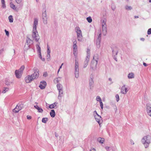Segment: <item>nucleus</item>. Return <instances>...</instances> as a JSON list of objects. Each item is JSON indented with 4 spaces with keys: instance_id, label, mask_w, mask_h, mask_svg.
Here are the masks:
<instances>
[{
    "instance_id": "f257e3e1",
    "label": "nucleus",
    "mask_w": 151,
    "mask_h": 151,
    "mask_svg": "<svg viewBox=\"0 0 151 151\" xmlns=\"http://www.w3.org/2000/svg\"><path fill=\"white\" fill-rule=\"evenodd\" d=\"M39 76V73L38 71L36 70L35 72L34 73L31 75H28L26 76L25 78L26 82L27 83H29L31 82L34 79L37 78Z\"/></svg>"
},
{
    "instance_id": "f03ea898",
    "label": "nucleus",
    "mask_w": 151,
    "mask_h": 151,
    "mask_svg": "<svg viewBox=\"0 0 151 151\" xmlns=\"http://www.w3.org/2000/svg\"><path fill=\"white\" fill-rule=\"evenodd\" d=\"M151 141V137L149 135L145 136L141 140L142 143L144 145L145 148H147L148 147Z\"/></svg>"
},
{
    "instance_id": "7ed1b4c3",
    "label": "nucleus",
    "mask_w": 151,
    "mask_h": 151,
    "mask_svg": "<svg viewBox=\"0 0 151 151\" xmlns=\"http://www.w3.org/2000/svg\"><path fill=\"white\" fill-rule=\"evenodd\" d=\"M98 56V55H95L93 56V59L91 62V67L94 70L96 69L97 68V65L99 60Z\"/></svg>"
},
{
    "instance_id": "20e7f679",
    "label": "nucleus",
    "mask_w": 151,
    "mask_h": 151,
    "mask_svg": "<svg viewBox=\"0 0 151 151\" xmlns=\"http://www.w3.org/2000/svg\"><path fill=\"white\" fill-rule=\"evenodd\" d=\"M106 20L105 18L102 19L101 20L102 24V32L104 35H106L107 33V25L106 24Z\"/></svg>"
},
{
    "instance_id": "39448f33",
    "label": "nucleus",
    "mask_w": 151,
    "mask_h": 151,
    "mask_svg": "<svg viewBox=\"0 0 151 151\" xmlns=\"http://www.w3.org/2000/svg\"><path fill=\"white\" fill-rule=\"evenodd\" d=\"M75 31L77 33V38L79 41L81 42L82 40V35L81 31L78 27L75 28Z\"/></svg>"
},
{
    "instance_id": "423d86ee",
    "label": "nucleus",
    "mask_w": 151,
    "mask_h": 151,
    "mask_svg": "<svg viewBox=\"0 0 151 151\" xmlns=\"http://www.w3.org/2000/svg\"><path fill=\"white\" fill-rule=\"evenodd\" d=\"M25 68L24 65H22L18 70H16L15 71V74L17 78H20L22 75L23 71Z\"/></svg>"
},
{
    "instance_id": "0eeeda50",
    "label": "nucleus",
    "mask_w": 151,
    "mask_h": 151,
    "mask_svg": "<svg viewBox=\"0 0 151 151\" xmlns=\"http://www.w3.org/2000/svg\"><path fill=\"white\" fill-rule=\"evenodd\" d=\"M112 53L113 58L116 61H117V55L119 52L118 48L115 46H113L111 47Z\"/></svg>"
},
{
    "instance_id": "6e6552de",
    "label": "nucleus",
    "mask_w": 151,
    "mask_h": 151,
    "mask_svg": "<svg viewBox=\"0 0 151 151\" xmlns=\"http://www.w3.org/2000/svg\"><path fill=\"white\" fill-rule=\"evenodd\" d=\"M75 74L76 78H78L79 77V69L78 67V63L76 60H75Z\"/></svg>"
},
{
    "instance_id": "1a4fd4ad",
    "label": "nucleus",
    "mask_w": 151,
    "mask_h": 151,
    "mask_svg": "<svg viewBox=\"0 0 151 151\" xmlns=\"http://www.w3.org/2000/svg\"><path fill=\"white\" fill-rule=\"evenodd\" d=\"M32 36L33 39L36 42H38L40 38L37 30H32Z\"/></svg>"
},
{
    "instance_id": "9d476101",
    "label": "nucleus",
    "mask_w": 151,
    "mask_h": 151,
    "mask_svg": "<svg viewBox=\"0 0 151 151\" xmlns=\"http://www.w3.org/2000/svg\"><path fill=\"white\" fill-rule=\"evenodd\" d=\"M90 56V50L88 49H87V56L86 58V60L84 62L83 68H86L88 64V62L89 60V58Z\"/></svg>"
},
{
    "instance_id": "9b49d317",
    "label": "nucleus",
    "mask_w": 151,
    "mask_h": 151,
    "mask_svg": "<svg viewBox=\"0 0 151 151\" xmlns=\"http://www.w3.org/2000/svg\"><path fill=\"white\" fill-rule=\"evenodd\" d=\"M42 19L43 23L44 24H47L48 17H47V13H42Z\"/></svg>"
},
{
    "instance_id": "f8f14e48",
    "label": "nucleus",
    "mask_w": 151,
    "mask_h": 151,
    "mask_svg": "<svg viewBox=\"0 0 151 151\" xmlns=\"http://www.w3.org/2000/svg\"><path fill=\"white\" fill-rule=\"evenodd\" d=\"M94 117L96 121L99 123L100 125V124L102 123L103 121L102 119L100 116L98 114H94Z\"/></svg>"
},
{
    "instance_id": "ddd939ff",
    "label": "nucleus",
    "mask_w": 151,
    "mask_h": 151,
    "mask_svg": "<svg viewBox=\"0 0 151 151\" xmlns=\"http://www.w3.org/2000/svg\"><path fill=\"white\" fill-rule=\"evenodd\" d=\"M146 108L148 115L151 116V104H147L146 106Z\"/></svg>"
},
{
    "instance_id": "4468645a",
    "label": "nucleus",
    "mask_w": 151,
    "mask_h": 151,
    "mask_svg": "<svg viewBox=\"0 0 151 151\" xmlns=\"http://www.w3.org/2000/svg\"><path fill=\"white\" fill-rule=\"evenodd\" d=\"M22 109V107L20 104H17L16 107L13 109V111L16 113L18 112Z\"/></svg>"
},
{
    "instance_id": "2eb2a0df",
    "label": "nucleus",
    "mask_w": 151,
    "mask_h": 151,
    "mask_svg": "<svg viewBox=\"0 0 151 151\" xmlns=\"http://www.w3.org/2000/svg\"><path fill=\"white\" fill-rule=\"evenodd\" d=\"M128 91L127 88L125 87V85H124L121 88V93L124 94H126Z\"/></svg>"
},
{
    "instance_id": "dca6fc26",
    "label": "nucleus",
    "mask_w": 151,
    "mask_h": 151,
    "mask_svg": "<svg viewBox=\"0 0 151 151\" xmlns=\"http://www.w3.org/2000/svg\"><path fill=\"white\" fill-rule=\"evenodd\" d=\"M46 85L47 83L45 81H41L39 87L41 89H43L45 88Z\"/></svg>"
},
{
    "instance_id": "f3484780",
    "label": "nucleus",
    "mask_w": 151,
    "mask_h": 151,
    "mask_svg": "<svg viewBox=\"0 0 151 151\" xmlns=\"http://www.w3.org/2000/svg\"><path fill=\"white\" fill-rule=\"evenodd\" d=\"M38 23V20L37 18H35L34 19V23L33 24V30H37V26Z\"/></svg>"
},
{
    "instance_id": "a211bd4d",
    "label": "nucleus",
    "mask_w": 151,
    "mask_h": 151,
    "mask_svg": "<svg viewBox=\"0 0 151 151\" xmlns=\"http://www.w3.org/2000/svg\"><path fill=\"white\" fill-rule=\"evenodd\" d=\"M94 82L92 78H91L89 80V89L91 90L93 89V87Z\"/></svg>"
},
{
    "instance_id": "6ab92c4d",
    "label": "nucleus",
    "mask_w": 151,
    "mask_h": 151,
    "mask_svg": "<svg viewBox=\"0 0 151 151\" xmlns=\"http://www.w3.org/2000/svg\"><path fill=\"white\" fill-rule=\"evenodd\" d=\"M26 43H27V45L29 47L30 44H32L33 43V41L29 38L27 37L26 39Z\"/></svg>"
},
{
    "instance_id": "aec40b11",
    "label": "nucleus",
    "mask_w": 151,
    "mask_h": 151,
    "mask_svg": "<svg viewBox=\"0 0 151 151\" xmlns=\"http://www.w3.org/2000/svg\"><path fill=\"white\" fill-rule=\"evenodd\" d=\"M34 107L38 110L39 112L41 113L43 112V110L42 108H40L37 105H35Z\"/></svg>"
},
{
    "instance_id": "412c9836",
    "label": "nucleus",
    "mask_w": 151,
    "mask_h": 151,
    "mask_svg": "<svg viewBox=\"0 0 151 151\" xmlns=\"http://www.w3.org/2000/svg\"><path fill=\"white\" fill-rule=\"evenodd\" d=\"M58 104V103L56 102H55V103L52 104H50L49 106V108L51 109H52L54 108L55 106H56L57 104Z\"/></svg>"
},
{
    "instance_id": "4be33fe9",
    "label": "nucleus",
    "mask_w": 151,
    "mask_h": 151,
    "mask_svg": "<svg viewBox=\"0 0 151 151\" xmlns=\"http://www.w3.org/2000/svg\"><path fill=\"white\" fill-rule=\"evenodd\" d=\"M128 78L129 79H132L134 78V74L133 73H129L128 75Z\"/></svg>"
},
{
    "instance_id": "5701e85b",
    "label": "nucleus",
    "mask_w": 151,
    "mask_h": 151,
    "mask_svg": "<svg viewBox=\"0 0 151 151\" xmlns=\"http://www.w3.org/2000/svg\"><path fill=\"white\" fill-rule=\"evenodd\" d=\"M73 54L75 55V53L77 50V46L76 44H73Z\"/></svg>"
},
{
    "instance_id": "b1692460",
    "label": "nucleus",
    "mask_w": 151,
    "mask_h": 151,
    "mask_svg": "<svg viewBox=\"0 0 151 151\" xmlns=\"http://www.w3.org/2000/svg\"><path fill=\"white\" fill-rule=\"evenodd\" d=\"M101 40L99 39H97L96 42V46L97 48H99L100 47V43Z\"/></svg>"
},
{
    "instance_id": "393cba45",
    "label": "nucleus",
    "mask_w": 151,
    "mask_h": 151,
    "mask_svg": "<svg viewBox=\"0 0 151 151\" xmlns=\"http://www.w3.org/2000/svg\"><path fill=\"white\" fill-rule=\"evenodd\" d=\"M59 91V95L58 97V98L59 99H61L62 96V95L63 93V90Z\"/></svg>"
},
{
    "instance_id": "a878e982",
    "label": "nucleus",
    "mask_w": 151,
    "mask_h": 151,
    "mask_svg": "<svg viewBox=\"0 0 151 151\" xmlns=\"http://www.w3.org/2000/svg\"><path fill=\"white\" fill-rule=\"evenodd\" d=\"M57 89L58 91L63 90V86L60 83L58 84L57 85Z\"/></svg>"
},
{
    "instance_id": "bb28decb",
    "label": "nucleus",
    "mask_w": 151,
    "mask_h": 151,
    "mask_svg": "<svg viewBox=\"0 0 151 151\" xmlns=\"http://www.w3.org/2000/svg\"><path fill=\"white\" fill-rule=\"evenodd\" d=\"M50 115L52 117H54L55 115V113L54 110H52L50 112Z\"/></svg>"
},
{
    "instance_id": "cd10ccee",
    "label": "nucleus",
    "mask_w": 151,
    "mask_h": 151,
    "mask_svg": "<svg viewBox=\"0 0 151 151\" xmlns=\"http://www.w3.org/2000/svg\"><path fill=\"white\" fill-rule=\"evenodd\" d=\"M97 140L99 143H103L104 141V138L99 137L98 138Z\"/></svg>"
},
{
    "instance_id": "c85d7f7f",
    "label": "nucleus",
    "mask_w": 151,
    "mask_h": 151,
    "mask_svg": "<svg viewBox=\"0 0 151 151\" xmlns=\"http://www.w3.org/2000/svg\"><path fill=\"white\" fill-rule=\"evenodd\" d=\"M37 48V51L39 53H40L41 52V48L40 46L38 45H36Z\"/></svg>"
},
{
    "instance_id": "c756f323",
    "label": "nucleus",
    "mask_w": 151,
    "mask_h": 151,
    "mask_svg": "<svg viewBox=\"0 0 151 151\" xmlns=\"http://www.w3.org/2000/svg\"><path fill=\"white\" fill-rule=\"evenodd\" d=\"M10 6L14 10H16V7H15V6L12 3H10Z\"/></svg>"
},
{
    "instance_id": "7c9ffc66",
    "label": "nucleus",
    "mask_w": 151,
    "mask_h": 151,
    "mask_svg": "<svg viewBox=\"0 0 151 151\" xmlns=\"http://www.w3.org/2000/svg\"><path fill=\"white\" fill-rule=\"evenodd\" d=\"M43 9H42V13H46V7L45 4H43L42 5Z\"/></svg>"
},
{
    "instance_id": "2f4dec72",
    "label": "nucleus",
    "mask_w": 151,
    "mask_h": 151,
    "mask_svg": "<svg viewBox=\"0 0 151 151\" xmlns=\"http://www.w3.org/2000/svg\"><path fill=\"white\" fill-rule=\"evenodd\" d=\"M61 78L59 77L55 79L54 80V82H56L57 83L59 82L61 80Z\"/></svg>"
},
{
    "instance_id": "473e14b6",
    "label": "nucleus",
    "mask_w": 151,
    "mask_h": 151,
    "mask_svg": "<svg viewBox=\"0 0 151 151\" xmlns=\"http://www.w3.org/2000/svg\"><path fill=\"white\" fill-rule=\"evenodd\" d=\"M125 9L127 10H130L132 9V7L130 6L126 5L125 7Z\"/></svg>"
},
{
    "instance_id": "72a5a7b5",
    "label": "nucleus",
    "mask_w": 151,
    "mask_h": 151,
    "mask_svg": "<svg viewBox=\"0 0 151 151\" xmlns=\"http://www.w3.org/2000/svg\"><path fill=\"white\" fill-rule=\"evenodd\" d=\"M9 90V88L7 87H4V88L2 93H5L7 92Z\"/></svg>"
},
{
    "instance_id": "f704fd0d",
    "label": "nucleus",
    "mask_w": 151,
    "mask_h": 151,
    "mask_svg": "<svg viewBox=\"0 0 151 151\" xmlns=\"http://www.w3.org/2000/svg\"><path fill=\"white\" fill-rule=\"evenodd\" d=\"M48 120L47 118H43L42 119V122L43 123H46Z\"/></svg>"
},
{
    "instance_id": "c9c22d12",
    "label": "nucleus",
    "mask_w": 151,
    "mask_h": 151,
    "mask_svg": "<svg viewBox=\"0 0 151 151\" xmlns=\"http://www.w3.org/2000/svg\"><path fill=\"white\" fill-rule=\"evenodd\" d=\"M8 18L9 22H13V18L12 16V15H10L9 16Z\"/></svg>"
},
{
    "instance_id": "e433bc0d",
    "label": "nucleus",
    "mask_w": 151,
    "mask_h": 151,
    "mask_svg": "<svg viewBox=\"0 0 151 151\" xmlns=\"http://www.w3.org/2000/svg\"><path fill=\"white\" fill-rule=\"evenodd\" d=\"M86 19L88 22L89 23H91L92 22V19L90 17H87Z\"/></svg>"
},
{
    "instance_id": "4c0bfd02",
    "label": "nucleus",
    "mask_w": 151,
    "mask_h": 151,
    "mask_svg": "<svg viewBox=\"0 0 151 151\" xmlns=\"http://www.w3.org/2000/svg\"><path fill=\"white\" fill-rule=\"evenodd\" d=\"M47 54H50V47L48 45H47Z\"/></svg>"
},
{
    "instance_id": "58836bf2",
    "label": "nucleus",
    "mask_w": 151,
    "mask_h": 151,
    "mask_svg": "<svg viewBox=\"0 0 151 151\" xmlns=\"http://www.w3.org/2000/svg\"><path fill=\"white\" fill-rule=\"evenodd\" d=\"M96 100L97 101H99V102L102 101L101 99L99 96H97L96 98Z\"/></svg>"
},
{
    "instance_id": "ea45409f",
    "label": "nucleus",
    "mask_w": 151,
    "mask_h": 151,
    "mask_svg": "<svg viewBox=\"0 0 151 151\" xmlns=\"http://www.w3.org/2000/svg\"><path fill=\"white\" fill-rule=\"evenodd\" d=\"M115 97L116 98V101L118 102L119 99V95L117 94H116L115 96Z\"/></svg>"
},
{
    "instance_id": "a19ab883",
    "label": "nucleus",
    "mask_w": 151,
    "mask_h": 151,
    "mask_svg": "<svg viewBox=\"0 0 151 151\" xmlns=\"http://www.w3.org/2000/svg\"><path fill=\"white\" fill-rule=\"evenodd\" d=\"M1 3L2 4V7L3 8H5L6 7V6L5 4V1H4V2H1Z\"/></svg>"
},
{
    "instance_id": "79ce46f5",
    "label": "nucleus",
    "mask_w": 151,
    "mask_h": 151,
    "mask_svg": "<svg viewBox=\"0 0 151 151\" xmlns=\"http://www.w3.org/2000/svg\"><path fill=\"white\" fill-rule=\"evenodd\" d=\"M101 31H100L99 34V35H98V38H97V39H99L100 40H101Z\"/></svg>"
},
{
    "instance_id": "37998d69",
    "label": "nucleus",
    "mask_w": 151,
    "mask_h": 151,
    "mask_svg": "<svg viewBox=\"0 0 151 151\" xmlns=\"http://www.w3.org/2000/svg\"><path fill=\"white\" fill-rule=\"evenodd\" d=\"M147 33L148 35H150L151 34V28H150L148 29Z\"/></svg>"
},
{
    "instance_id": "c03bdc74",
    "label": "nucleus",
    "mask_w": 151,
    "mask_h": 151,
    "mask_svg": "<svg viewBox=\"0 0 151 151\" xmlns=\"http://www.w3.org/2000/svg\"><path fill=\"white\" fill-rule=\"evenodd\" d=\"M105 148L107 151H109L110 150V147H109L106 146Z\"/></svg>"
},
{
    "instance_id": "a18cd8bd",
    "label": "nucleus",
    "mask_w": 151,
    "mask_h": 151,
    "mask_svg": "<svg viewBox=\"0 0 151 151\" xmlns=\"http://www.w3.org/2000/svg\"><path fill=\"white\" fill-rule=\"evenodd\" d=\"M47 59L48 61L49 60H50V54H47Z\"/></svg>"
},
{
    "instance_id": "49530a36",
    "label": "nucleus",
    "mask_w": 151,
    "mask_h": 151,
    "mask_svg": "<svg viewBox=\"0 0 151 151\" xmlns=\"http://www.w3.org/2000/svg\"><path fill=\"white\" fill-rule=\"evenodd\" d=\"M109 80L111 82L110 84L111 85V84H112L113 83V82L112 81V79L111 78H109Z\"/></svg>"
},
{
    "instance_id": "de8ad7c7",
    "label": "nucleus",
    "mask_w": 151,
    "mask_h": 151,
    "mask_svg": "<svg viewBox=\"0 0 151 151\" xmlns=\"http://www.w3.org/2000/svg\"><path fill=\"white\" fill-rule=\"evenodd\" d=\"M5 32L6 33V35L7 36H9V32L8 31H7L6 29H5Z\"/></svg>"
},
{
    "instance_id": "09e8293b",
    "label": "nucleus",
    "mask_w": 151,
    "mask_h": 151,
    "mask_svg": "<svg viewBox=\"0 0 151 151\" xmlns=\"http://www.w3.org/2000/svg\"><path fill=\"white\" fill-rule=\"evenodd\" d=\"M22 0H16V2L18 4H19L21 3Z\"/></svg>"
},
{
    "instance_id": "8fccbe9b",
    "label": "nucleus",
    "mask_w": 151,
    "mask_h": 151,
    "mask_svg": "<svg viewBox=\"0 0 151 151\" xmlns=\"http://www.w3.org/2000/svg\"><path fill=\"white\" fill-rule=\"evenodd\" d=\"M27 118L28 119H31V117L30 116H29L28 115L27 116Z\"/></svg>"
},
{
    "instance_id": "3c124183",
    "label": "nucleus",
    "mask_w": 151,
    "mask_h": 151,
    "mask_svg": "<svg viewBox=\"0 0 151 151\" xmlns=\"http://www.w3.org/2000/svg\"><path fill=\"white\" fill-rule=\"evenodd\" d=\"M6 84L8 86V85H10V83L8 81H6Z\"/></svg>"
},
{
    "instance_id": "603ef678",
    "label": "nucleus",
    "mask_w": 151,
    "mask_h": 151,
    "mask_svg": "<svg viewBox=\"0 0 151 151\" xmlns=\"http://www.w3.org/2000/svg\"><path fill=\"white\" fill-rule=\"evenodd\" d=\"M77 44V42L76 41V40L74 39V41L73 42V44Z\"/></svg>"
},
{
    "instance_id": "864d4df0",
    "label": "nucleus",
    "mask_w": 151,
    "mask_h": 151,
    "mask_svg": "<svg viewBox=\"0 0 151 151\" xmlns=\"http://www.w3.org/2000/svg\"><path fill=\"white\" fill-rule=\"evenodd\" d=\"M39 57L41 59H42V57L41 55V52H40V53H39Z\"/></svg>"
},
{
    "instance_id": "5fc2aeb1",
    "label": "nucleus",
    "mask_w": 151,
    "mask_h": 151,
    "mask_svg": "<svg viewBox=\"0 0 151 151\" xmlns=\"http://www.w3.org/2000/svg\"><path fill=\"white\" fill-rule=\"evenodd\" d=\"M99 102H100V106H103V103L102 101Z\"/></svg>"
},
{
    "instance_id": "6e6d98bb",
    "label": "nucleus",
    "mask_w": 151,
    "mask_h": 151,
    "mask_svg": "<svg viewBox=\"0 0 151 151\" xmlns=\"http://www.w3.org/2000/svg\"><path fill=\"white\" fill-rule=\"evenodd\" d=\"M96 151V150L94 148H91V149L90 150V151Z\"/></svg>"
},
{
    "instance_id": "4d7b16f0",
    "label": "nucleus",
    "mask_w": 151,
    "mask_h": 151,
    "mask_svg": "<svg viewBox=\"0 0 151 151\" xmlns=\"http://www.w3.org/2000/svg\"><path fill=\"white\" fill-rule=\"evenodd\" d=\"M93 115H94V114L95 115H97V114H98L96 111H95L94 112H93Z\"/></svg>"
},
{
    "instance_id": "13d9d810",
    "label": "nucleus",
    "mask_w": 151,
    "mask_h": 151,
    "mask_svg": "<svg viewBox=\"0 0 151 151\" xmlns=\"http://www.w3.org/2000/svg\"><path fill=\"white\" fill-rule=\"evenodd\" d=\"M143 65L144 66H146V67L147 66V64L146 63H143Z\"/></svg>"
},
{
    "instance_id": "bf43d9fd",
    "label": "nucleus",
    "mask_w": 151,
    "mask_h": 151,
    "mask_svg": "<svg viewBox=\"0 0 151 151\" xmlns=\"http://www.w3.org/2000/svg\"><path fill=\"white\" fill-rule=\"evenodd\" d=\"M62 66H60V67L59 68V70H58V73H59V71H60V69L62 68Z\"/></svg>"
},
{
    "instance_id": "052dcab7",
    "label": "nucleus",
    "mask_w": 151,
    "mask_h": 151,
    "mask_svg": "<svg viewBox=\"0 0 151 151\" xmlns=\"http://www.w3.org/2000/svg\"><path fill=\"white\" fill-rule=\"evenodd\" d=\"M55 137H58V134L57 133H55Z\"/></svg>"
},
{
    "instance_id": "680f3d73",
    "label": "nucleus",
    "mask_w": 151,
    "mask_h": 151,
    "mask_svg": "<svg viewBox=\"0 0 151 151\" xmlns=\"http://www.w3.org/2000/svg\"><path fill=\"white\" fill-rule=\"evenodd\" d=\"M145 39L143 38H140V40L142 41H144L145 40Z\"/></svg>"
},
{
    "instance_id": "e2e57ef3",
    "label": "nucleus",
    "mask_w": 151,
    "mask_h": 151,
    "mask_svg": "<svg viewBox=\"0 0 151 151\" xmlns=\"http://www.w3.org/2000/svg\"><path fill=\"white\" fill-rule=\"evenodd\" d=\"M139 17H138V16H134V18H138Z\"/></svg>"
},
{
    "instance_id": "0e129e2a",
    "label": "nucleus",
    "mask_w": 151,
    "mask_h": 151,
    "mask_svg": "<svg viewBox=\"0 0 151 151\" xmlns=\"http://www.w3.org/2000/svg\"><path fill=\"white\" fill-rule=\"evenodd\" d=\"M43 61H44L45 60V59L44 58H42V59H41Z\"/></svg>"
},
{
    "instance_id": "69168bd1",
    "label": "nucleus",
    "mask_w": 151,
    "mask_h": 151,
    "mask_svg": "<svg viewBox=\"0 0 151 151\" xmlns=\"http://www.w3.org/2000/svg\"><path fill=\"white\" fill-rule=\"evenodd\" d=\"M36 1L37 2H38L39 1V0H36Z\"/></svg>"
},
{
    "instance_id": "338daca9",
    "label": "nucleus",
    "mask_w": 151,
    "mask_h": 151,
    "mask_svg": "<svg viewBox=\"0 0 151 151\" xmlns=\"http://www.w3.org/2000/svg\"><path fill=\"white\" fill-rule=\"evenodd\" d=\"M101 106V109H103V106Z\"/></svg>"
},
{
    "instance_id": "774afa93",
    "label": "nucleus",
    "mask_w": 151,
    "mask_h": 151,
    "mask_svg": "<svg viewBox=\"0 0 151 151\" xmlns=\"http://www.w3.org/2000/svg\"><path fill=\"white\" fill-rule=\"evenodd\" d=\"M149 2L150 3L151 2V0H149Z\"/></svg>"
}]
</instances>
